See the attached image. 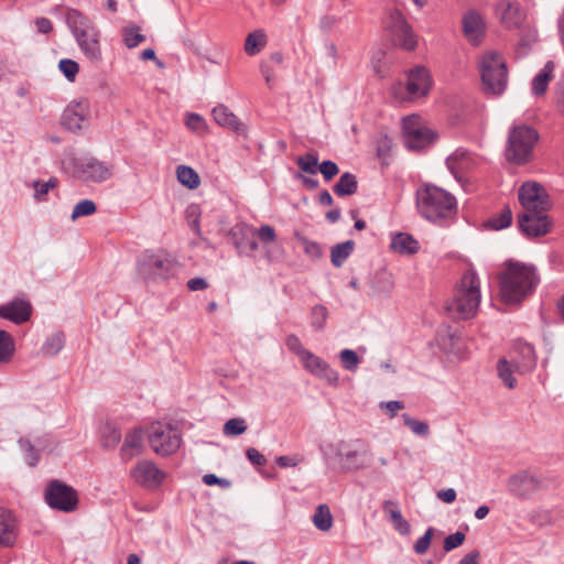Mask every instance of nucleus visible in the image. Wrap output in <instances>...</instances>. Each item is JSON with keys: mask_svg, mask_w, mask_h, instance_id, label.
I'll use <instances>...</instances> for the list:
<instances>
[{"mask_svg": "<svg viewBox=\"0 0 564 564\" xmlns=\"http://www.w3.org/2000/svg\"><path fill=\"white\" fill-rule=\"evenodd\" d=\"M386 28L391 34L394 44L406 51L415 48L417 44L416 36L400 11L393 10L389 13Z\"/></svg>", "mask_w": 564, "mask_h": 564, "instance_id": "9b49d317", "label": "nucleus"}, {"mask_svg": "<svg viewBox=\"0 0 564 564\" xmlns=\"http://www.w3.org/2000/svg\"><path fill=\"white\" fill-rule=\"evenodd\" d=\"M381 409H386L390 417H394L399 410L404 408V404L401 401H388L380 403Z\"/></svg>", "mask_w": 564, "mask_h": 564, "instance_id": "774afa93", "label": "nucleus"}, {"mask_svg": "<svg viewBox=\"0 0 564 564\" xmlns=\"http://www.w3.org/2000/svg\"><path fill=\"white\" fill-rule=\"evenodd\" d=\"M295 238L308 258L316 260L323 256V249L318 242L312 241L299 232L295 234Z\"/></svg>", "mask_w": 564, "mask_h": 564, "instance_id": "c03bdc74", "label": "nucleus"}, {"mask_svg": "<svg viewBox=\"0 0 564 564\" xmlns=\"http://www.w3.org/2000/svg\"><path fill=\"white\" fill-rule=\"evenodd\" d=\"M58 180L55 176L50 177L47 181L35 180L30 183V187L34 189L33 199L36 203H43L47 200V194L51 189L58 186Z\"/></svg>", "mask_w": 564, "mask_h": 564, "instance_id": "2f4dec72", "label": "nucleus"}, {"mask_svg": "<svg viewBox=\"0 0 564 564\" xmlns=\"http://www.w3.org/2000/svg\"><path fill=\"white\" fill-rule=\"evenodd\" d=\"M516 366L517 362L510 364L506 359H500L497 365L499 378L510 389L514 388L517 384V380L512 376L513 371H517Z\"/></svg>", "mask_w": 564, "mask_h": 564, "instance_id": "79ce46f5", "label": "nucleus"}, {"mask_svg": "<svg viewBox=\"0 0 564 564\" xmlns=\"http://www.w3.org/2000/svg\"><path fill=\"white\" fill-rule=\"evenodd\" d=\"M339 359L341 361L343 368L351 372L357 370L360 362L357 352L351 349H343L339 352Z\"/></svg>", "mask_w": 564, "mask_h": 564, "instance_id": "3c124183", "label": "nucleus"}, {"mask_svg": "<svg viewBox=\"0 0 564 564\" xmlns=\"http://www.w3.org/2000/svg\"><path fill=\"white\" fill-rule=\"evenodd\" d=\"M390 248L400 254H414L420 250L419 241L408 232L392 236Z\"/></svg>", "mask_w": 564, "mask_h": 564, "instance_id": "cd10ccee", "label": "nucleus"}, {"mask_svg": "<svg viewBox=\"0 0 564 564\" xmlns=\"http://www.w3.org/2000/svg\"><path fill=\"white\" fill-rule=\"evenodd\" d=\"M88 116L89 101L87 99L73 100L63 112L62 123L67 130L78 132L83 129Z\"/></svg>", "mask_w": 564, "mask_h": 564, "instance_id": "f3484780", "label": "nucleus"}, {"mask_svg": "<svg viewBox=\"0 0 564 564\" xmlns=\"http://www.w3.org/2000/svg\"><path fill=\"white\" fill-rule=\"evenodd\" d=\"M355 242L347 240L341 243H337L330 249V260L334 267L340 268L348 257L352 253Z\"/></svg>", "mask_w": 564, "mask_h": 564, "instance_id": "473e14b6", "label": "nucleus"}, {"mask_svg": "<svg viewBox=\"0 0 564 564\" xmlns=\"http://www.w3.org/2000/svg\"><path fill=\"white\" fill-rule=\"evenodd\" d=\"M507 486L512 496L527 499L535 490L536 480L527 471H521L511 476Z\"/></svg>", "mask_w": 564, "mask_h": 564, "instance_id": "5701e85b", "label": "nucleus"}, {"mask_svg": "<svg viewBox=\"0 0 564 564\" xmlns=\"http://www.w3.org/2000/svg\"><path fill=\"white\" fill-rule=\"evenodd\" d=\"M212 115L220 127L229 129L238 135H247V126L225 105L214 107Z\"/></svg>", "mask_w": 564, "mask_h": 564, "instance_id": "4be33fe9", "label": "nucleus"}, {"mask_svg": "<svg viewBox=\"0 0 564 564\" xmlns=\"http://www.w3.org/2000/svg\"><path fill=\"white\" fill-rule=\"evenodd\" d=\"M496 13L507 29L522 28L527 19V10L519 0H499Z\"/></svg>", "mask_w": 564, "mask_h": 564, "instance_id": "2eb2a0df", "label": "nucleus"}, {"mask_svg": "<svg viewBox=\"0 0 564 564\" xmlns=\"http://www.w3.org/2000/svg\"><path fill=\"white\" fill-rule=\"evenodd\" d=\"M19 445L24 452L26 463L32 467L36 466L40 460V456L32 443L29 440L20 438Z\"/></svg>", "mask_w": 564, "mask_h": 564, "instance_id": "6e6d98bb", "label": "nucleus"}, {"mask_svg": "<svg viewBox=\"0 0 564 564\" xmlns=\"http://www.w3.org/2000/svg\"><path fill=\"white\" fill-rule=\"evenodd\" d=\"M131 476L141 486L150 489L158 488L166 474L151 460H140L131 470Z\"/></svg>", "mask_w": 564, "mask_h": 564, "instance_id": "dca6fc26", "label": "nucleus"}, {"mask_svg": "<svg viewBox=\"0 0 564 564\" xmlns=\"http://www.w3.org/2000/svg\"><path fill=\"white\" fill-rule=\"evenodd\" d=\"M336 455L345 470H357L364 466V454L350 448L345 442L339 443Z\"/></svg>", "mask_w": 564, "mask_h": 564, "instance_id": "a878e982", "label": "nucleus"}, {"mask_svg": "<svg viewBox=\"0 0 564 564\" xmlns=\"http://www.w3.org/2000/svg\"><path fill=\"white\" fill-rule=\"evenodd\" d=\"M433 535V528H429L425 533L415 542L414 551L415 553L422 555L425 554L431 545V540Z\"/></svg>", "mask_w": 564, "mask_h": 564, "instance_id": "bf43d9fd", "label": "nucleus"}, {"mask_svg": "<svg viewBox=\"0 0 564 564\" xmlns=\"http://www.w3.org/2000/svg\"><path fill=\"white\" fill-rule=\"evenodd\" d=\"M521 354L523 356V361L517 362L516 369L518 372L523 373L532 370L536 365V360L534 348L529 344H525L521 347Z\"/></svg>", "mask_w": 564, "mask_h": 564, "instance_id": "37998d69", "label": "nucleus"}, {"mask_svg": "<svg viewBox=\"0 0 564 564\" xmlns=\"http://www.w3.org/2000/svg\"><path fill=\"white\" fill-rule=\"evenodd\" d=\"M121 440V433L118 429L112 426H107L105 432L102 433V444L106 447L116 446Z\"/></svg>", "mask_w": 564, "mask_h": 564, "instance_id": "13d9d810", "label": "nucleus"}, {"mask_svg": "<svg viewBox=\"0 0 564 564\" xmlns=\"http://www.w3.org/2000/svg\"><path fill=\"white\" fill-rule=\"evenodd\" d=\"M58 69L68 82L74 83L79 70V65L73 59L64 58L59 61Z\"/></svg>", "mask_w": 564, "mask_h": 564, "instance_id": "864d4df0", "label": "nucleus"}, {"mask_svg": "<svg viewBox=\"0 0 564 564\" xmlns=\"http://www.w3.org/2000/svg\"><path fill=\"white\" fill-rule=\"evenodd\" d=\"M254 234L259 237V239L263 242H272L275 240L276 235L273 227L269 225L261 226Z\"/></svg>", "mask_w": 564, "mask_h": 564, "instance_id": "69168bd1", "label": "nucleus"}, {"mask_svg": "<svg viewBox=\"0 0 564 564\" xmlns=\"http://www.w3.org/2000/svg\"><path fill=\"white\" fill-rule=\"evenodd\" d=\"M267 44V36L262 30H256L248 34L245 42V52L249 56L257 55Z\"/></svg>", "mask_w": 564, "mask_h": 564, "instance_id": "c9c22d12", "label": "nucleus"}, {"mask_svg": "<svg viewBox=\"0 0 564 564\" xmlns=\"http://www.w3.org/2000/svg\"><path fill=\"white\" fill-rule=\"evenodd\" d=\"M64 345V334L62 332H56L45 339L41 348V351L45 356L53 357L56 356L63 349Z\"/></svg>", "mask_w": 564, "mask_h": 564, "instance_id": "e433bc0d", "label": "nucleus"}, {"mask_svg": "<svg viewBox=\"0 0 564 564\" xmlns=\"http://www.w3.org/2000/svg\"><path fill=\"white\" fill-rule=\"evenodd\" d=\"M544 212H525L519 215V228L527 237H540L549 232L550 221Z\"/></svg>", "mask_w": 564, "mask_h": 564, "instance_id": "6ab92c4d", "label": "nucleus"}, {"mask_svg": "<svg viewBox=\"0 0 564 564\" xmlns=\"http://www.w3.org/2000/svg\"><path fill=\"white\" fill-rule=\"evenodd\" d=\"M463 31L471 44L478 45L480 43L485 33V22L477 11L470 10L464 14Z\"/></svg>", "mask_w": 564, "mask_h": 564, "instance_id": "b1692460", "label": "nucleus"}, {"mask_svg": "<svg viewBox=\"0 0 564 564\" xmlns=\"http://www.w3.org/2000/svg\"><path fill=\"white\" fill-rule=\"evenodd\" d=\"M521 29L520 34V45L529 47L536 41V31L531 29L530 26H523Z\"/></svg>", "mask_w": 564, "mask_h": 564, "instance_id": "0e129e2a", "label": "nucleus"}, {"mask_svg": "<svg viewBox=\"0 0 564 564\" xmlns=\"http://www.w3.org/2000/svg\"><path fill=\"white\" fill-rule=\"evenodd\" d=\"M384 513H387L394 527L401 535H408L411 531L410 523L402 517L399 506L395 501L387 500L382 505Z\"/></svg>", "mask_w": 564, "mask_h": 564, "instance_id": "c756f323", "label": "nucleus"}, {"mask_svg": "<svg viewBox=\"0 0 564 564\" xmlns=\"http://www.w3.org/2000/svg\"><path fill=\"white\" fill-rule=\"evenodd\" d=\"M178 262L165 251H145L138 261L139 273L145 280H167L178 272Z\"/></svg>", "mask_w": 564, "mask_h": 564, "instance_id": "423d86ee", "label": "nucleus"}, {"mask_svg": "<svg viewBox=\"0 0 564 564\" xmlns=\"http://www.w3.org/2000/svg\"><path fill=\"white\" fill-rule=\"evenodd\" d=\"M554 104L557 110L564 115V73L554 85Z\"/></svg>", "mask_w": 564, "mask_h": 564, "instance_id": "4d7b16f0", "label": "nucleus"}, {"mask_svg": "<svg viewBox=\"0 0 564 564\" xmlns=\"http://www.w3.org/2000/svg\"><path fill=\"white\" fill-rule=\"evenodd\" d=\"M296 164L299 167L311 175H314L318 172V158L316 153H306L296 159Z\"/></svg>", "mask_w": 564, "mask_h": 564, "instance_id": "a18cd8bd", "label": "nucleus"}, {"mask_svg": "<svg viewBox=\"0 0 564 564\" xmlns=\"http://www.w3.org/2000/svg\"><path fill=\"white\" fill-rule=\"evenodd\" d=\"M148 438L151 448L161 456L174 454L182 443L180 431L172 424L162 422L150 425Z\"/></svg>", "mask_w": 564, "mask_h": 564, "instance_id": "0eeeda50", "label": "nucleus"}, {"mask_svg": "<svg viewBox=\"0 0 564 564\" xmlns=\"http://www.w3.org/2000/svg\"><path fill=\"white\" fill-rule=\"evenodd\" d=\"M512 223V212L509 206H505L499 213L492 215L486 226L494 230L508 228Z\"/></svg>", "mask_w": 564, "mask_h": 564, "instance_id": "4c0bfd02", "label": "nucleus"}, {"mask_svg": "<svg viewBox=\"0 0 564 564\" xmlns=\"http://www.w3.org/2000/svg\"><path fill=\"white\" fill-rule=\"evenodd\" d=\"M465 539H466V535L463 532L457 531V532L449 534L445 538L443 547L446 552H449V551L456 549L457 546H459L460 544H463Z\"/></svg>", "mask_w": 564, "mask_h": 564, "instance_id": "680f3d73", "label": "nucleus"}, {"mask_svg": "<svg viewBox=\"0 0 564 564\" xmlns=\"http://www.w3.org/2000/svg\"><path fill=\"white\" fill-rule=\"evenodd\" d=\"M143 448L142 430L133 429L126 434L123 444L120 449V456L123 460H130L138 456Z\"/></svg>", "mask_w": 564, "mask_h": 564, "instance_id": "bb28decb", "label": "nucleus"}, {"mask_svg": "<svg viewBox=\"0 0 564 564\" xmlns=\"http://www.w3.org/2000/svg\"><path fill=\"white\" fill-rule=\"evenodd\" d=\"M478 68L487 94L501 95L506 90L508 70L501 54L494 51L484 53L479 57Z\"/></svg>", "mask_w": 564, "mask_h": 564, "instance_id": "39448f33", "label": "nucleus"}, {"mask_svg": "<svg viewBox=\"0 0 564 564\" xmlns=\"http://www.w3.org/2000/svg\"><path fill=\"white\" fill-rule=\"evenodd\" d=\"M185 126L188 130L196 133L205 132L207 128L205 119L200 115L195 112L186 113Z\"/></svg>", "mask_w": 564, "mask_h": 564, "instance_id": "5fc2aeb1", "label": "nucleus"}, {"mask_svg": "<svg viewBox=\"0 0 564 564\" xmlns=\"http://www.w3.org/2000/svg\"><path fill=\"white\" fill-rule=\"evenodd\" d=\"M96 209V204L93 200L83 199L74 206L70 217L73 220H76L79 217L93 215Z\"/></svg>", "mask_w": 564, "mask_h": 564, "instance_id": "603ef678", "label": "nucleus"}, {"mask_svg": "<svg viewBox=\"0 0 564 564\" xmlns=\"http://www.w3.org/2000/svg\"><path fill=\"white\" fill-rule=\"evenodd\" d=\"M303 368L311 375L325 380L329 386L337 387L339 384V375L328 362L307 350L300 358Z\"/></svg>", "mask_w": 564, "mask_h": 564, "instance_id": "4468645a", "label": "nucleus"}, {"mask_svg": "<svg viewBox=\"0 0 564 564\" xmlns=\"http://www.w3.org/2000/svg\"><path fill=\"white\" fill-rule=\"evenodd\" d=\"M539 275L533 265L509 261L500 274V295L505 303L517 304L533 293L539 284Z\"/></svg>", "mask_w": 564, "mask_h": 564, "instance_id": "f257e3e1", "label": "nucleus"}, {"mask_svg": "<svg viewBox=\"0 0 564 564\" xmlns=\"http://www.w3.org/2000/svg\"><path fill=\"white\" fill-rule=\"evenodd\" d=\"M176 176L178 182L189 189H195L196 187H198L200 183L197 172L194 169L186 165L177 166Z\"/></svg>", "mask_w": 564, "mask_h": 564, "instance_id": "58836bf2", "label": "nucleus"}, {"mask_svg": "<svg viewBox=\"0 0 564 564\" xmlns=\"http://www.w3.org/2000/svg\"><path fill=\"white\" fill-rule=\"evenodd\" d=\"M66 22L75 37H78L85 33L86 30L96 26L86 15L76 9H70L67 11Z\"/></svg>", "mask_w": 564, "mask_h": 564, "instance_id": "7c9ffc66", "label": "nucleus"}, {"mask_svg": "<svg viewBox=\"0 0 564 564\" xmlns=\"http://www.w3.org/2000/svg\"><path fill=\"white\" fill-rule=\"evenodd\" d=\"M75 39L80 51L89 61L94 63L101 61L100 32L96 26L86 30L85 33Z\"/></svg>", "mask_w": 564, "mask_h": 564, "instance_id": "412c9836", "label": "nucleus"}, {"mask_svg": "<svg viewBox=\"0 0 564 564\" xmlns=\"http://www.w3.org/2000/svg\"><path fill=\"white\" fill-rule=\"evenodd\" d=\"M416 207L422 217L440 225L455 217L457 213L456 198L447 191L432 184L417 188Z\"/></svg>", "mask_w": 564, "mask_h": 564, "instance_id": "f03ea898", "label": "nucleus"}, {"mask_svg": "<svg viewBox=\"0 0 564 564\" xmlns=\"http://www.w3.org/2000/svg\"><path fill=\"white\" fill-rule=\"evenodd\" d=\"M230 236L236 249L245 252L247 239L249 236H254V229L247 224H238L230 230Z\"/></svg>", "mask_w": 564, "mask_h": 564, "instance_id": "f704fd0d", "label": "nucleus"}, {"mask_svg": "<svg viewBox=\"0 0 564 564\" xmlns=\"http://www.w3.org/2000/svg\"><path fill=\"white\" fill-rule=\"evenodd\" d=\"M123 41L127 47L133 48L144 42L145 36L141 33L139 26H131L123 30Z\"/></svg>", "mask_w": 564, "mask_h": 564, "instance_id": "8fccbe9b", "label": "nucleus"}, {"mask_svg": "<svg viewBox=\"0 0 564 564\" xmlns=\"http://www.w3.org/2000/svg\"><path fill=\"white\" fill-rule=\"evenodd\" d=\"M74 174L85 181L101 183L109 180L113 174V165L100 161L94 156L76 158L72 162Z\"/></svg>", "mask_w": 564, "mask_h": 564, "instance_id": "6e6552de", "label": "nucleus"}, {"mask_svg": "<svg viewBox=\"0 0 564 564\" xmlns=\"http://www.w3.org/2000/svg\"><path fill=\"white\" fill-rule=\"evenodd\" d=\"M431 86V75L425 67L416 66L408 72L405 84L408 99L413 100L426 96Z\"/></svg>", "mask_w": 564, "mask_h": 564, "instance_id": "a211bd4d", "label": "nucleus"}, {"mask_svg": "<svg viewBox=\"0 0 564 564\" xmlns=\"http://www.w3.org/2000/svg\"><path fill=\"white\" fill-rule=\"evenodd\" d=\"M476 164V156L464 148L456 149L446 159V166L448 171L462 185L467 181V174L475 169Z\"/></svg>", "mask_w": 564, "mask_h": 564, "instance_id": "ddd939ff", "label": "nucleus"}, {"mask_svg": "<svg viewBox=\"0 0 564 564\" xmlns=\"http://www.w3.org/2000/svg\"><path fill=\"white\" fill-rule=\"evenodd\" d=\"M518 197L525 212H545L550 208L549 195L536 182L523 183L519 188Z\"/></svg>", "mask_w": 564, "mask_h": 564, "instance_id": "f8f14e48", "label": "nucleus"}, {"mask_svg": "<svg viewBox=\"0 0 564 564\" xmlns=\"http://www.w3.org/2000/svg\"><path fill=\"white\" fill-rule=\"evenodd\" d=\"M555 65L552 61H549L544 64V66L539 70V73L533 77L531 83V91L532 95L539 97L543 96L549 87V84L553 77Z\"/></svg>", "mask_w": 564, "mask_h": 564, "instance_id": "c85d7f7f", "label": "nucleus"}, {"mask_svg": "<svg viewBox=\"0 0 564 564\" xmlns=\"http://www.w3.org/2000/svg\"><path fill=\"white\" fill-rule=\"evenodd\" d=\"M314 525L321 531H328L333 527V516L328 506L319 505L313 516Z\"/></svg>", "mask_w": 564, "mask_h": 564, "instance_id": "ea45409f", "label": "nucleus"}, {"mask_svg": "<svg viewBox=\"0 0 564 564\" xmlns=\"http://www.w3.org/2000/svg\"><path fill=\"white\" fill-rule=\"evenodd\" d=\"M358 183L354 174L346 172L340 175L333 191L337 196H350L357 192Z\"/></svg>", "mask_w": 564, "mask_h": 564, "instance_id": "72a5a7b5", "label": "nucleus"}, {"mask_svg": "<svg viewBox=\"0 0 564 564\" xmlns=\"http://www.w3.org/2000/svg\"><path fill=\"white\" fill-rule=\"evenodd\" d=\"M402 420L413 434L422 437H426L430 434V426L426 422L413 419L408 413L402 414Z\"/></svg>", "mask_w": 564, "mask_h": 564, "instance_id": "49530a36", "label": "nucleus"}, {"mask_svg": "<svg viewBox=\"0 0 564 564\" xmlns=\"http://www.w3.org/2000/svg\"><path fill=\"white\" fill-rule=\"evenodd\" d=\"M17 538V518L10 510L0 508V545L10 546L15 542Z\"/></svg>", "mask_w": 564, "mask_h": 564, "instance_id": "393cba45", "label": "nucleus"}, {"mask_svg": "<svg viewBox=\"0 0 564 564\" xmlns=\"http://www.w3.org/2000/svg\"><path fill=\"white\" fill-rule=\"evenodd\" d=\"M44 499L52 509L63 512H72L78 505L76 490L57 479L48 481L44 491Z\"/></svg>", "mask_w": 564, "mask_h": 564, "instance_id": "1a4fd4ad", "label": "nucleus"}, {"mask_svg": "<svg viewBox=\"0 0 564 564\" xmlns=\"http://www.w3.org/2000/svg\"><path fill=\"white\" fill-rule=\"evenodd\" d=\"M328 311L324 305H315L311 311V325L316 330H322L325 327Z\"/></svg>", "mask_w": 564, "mask_h": 564, "instance_id": "09e8293b", "label": "nucleus"}, {"mask_svg": "<svg viewBox=\"0 0 564 564\" xmlns=\"http://www.w3.org/2000/svg\"><path fill=\"white\" fill-rule=\"evenodd\" d=\"M539 140L536 130L524 123H514L508 133L506 159L517 165L528 163Z\"/></svg>", "mask_w": 564, "mask_h": 564, "instance_id": "20e7f679", "label": "nucleus"}, {"mask_svg": "<svg viewBox=\"0 0 564 564\" xmlns=\"http://www.w3.org/2000/svg\"><path fill=\"white\" fill-rule=\"evenodd\" d=\"M285 344L288 348L292 352H294L299 358H301L307 351V349L303 347L300 338L294 334H291L286 337Z\"/></svg>", "mask_w": 564, "mask_h": 564, "instance_id": "e2e57ef3", "label": "nucleus"}, {"mask_svg": "<svg viewBox=\"0 0 564 564\" xmlns=\"http://www.w3.org/2000/svg\"><path fill=\"white\" fill-rule=\"evenodd\" d=\"M318 171L322 173L326 182H329L339 172L337 164L334 161L326 160L318 165Z\"/></svg>", "mask_w": 564, "mask_h": 564, "instance_id": "052dcab7", "label": "nucleus"}, {"mask_svg": "<svg viewBox=\"0 0 564 564\" xmlns=\"http://www.w3.org/2000/svg\"><path fill=\"white\" fill-rule=\"evenodd\" d=\"M480 301V280L477 273L469 269L456 284L453 299L447 303L446 310L453 318L470 319L477 314Z\"/></svg>", "mask_w": 564, "mask_h": 564, "instance_id": "7ed1b4c3", "label": "nucleus"}, {"mask_svg": "<svg viewBox=\"0 0 564 564\" xmlns=\"http://www.w3.org/2000/svg\"><path fill=\"white\" fill-rule=\"evenodd\" d=\"M247 458L254 466H264L267 458L258 449L250 447L246 451Z\"/></svg>", "mask_w": 564, "mask_h": 564, "instance_id": "338daca9", "label": "nucleus"}, {"mask_svg": "<svg viewBox=\"0 0 564 564\" xmlns=\"http://www.w3.org/2000/svg\"><path fill=\"white\" fill-rule=\"evenodd\" d=\"M246 420L242 417L229 419L223 427V433L227 436H238L247 431Z\"/></svg>", "mask_w": 564, "mask_h": 564, "instance_id": "de8ad7c7", "label": "nucleus"}, {"mask_svg": "<svg viewBox=\"0 0 564 564\" xmlns=\"http://www.w3.org/2000/svg\"><path fill=\"white\" fill-rule=\"evenodd\" d=\"M402 131L405 145L414 151L432 144L436 138L434 131L423 126L421 118L415 115L403 118Z\"/></svg>", "mask_w": 564, "mask_h": 564, "instance_id": "9d476101", "label": "nucleus"}, {"mask_svg": "<svg viewBox=\"0 0 564 564\" xmlns=\"http://www.w3.org/2000/svg\"><path fill=\"white\" fill-rule=\"evenodd\" d=\"M15 351L13 337L6 330L0 329V364L9 362Z\"/></svg>", "mask_w": 564, "mask_h": 564, "instance_id": "a19ab883", "label": "nucleus"}, {"mask_svg": "<svg viewBox=\"0 0 564 564\" xmlns=\"http://www.w3.org/2000/svg\"><path fill=\"white\" fill-rule=\"evenodd\" d=\"M31 315L32 306L25 300L14 299L0 305V317L18 325L28 322Z\"/></svg>", "mask_w": 564, "mask_h": 564, "instance_id": "aec40b11", "label": "nucleus"}]
</instances>
